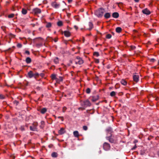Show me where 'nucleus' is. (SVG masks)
Returning a JSON list of instances; mask_svg holds the SVG:
<instances>
[{"instance_id": "nucleus-1", "label": "nucleus", "mask_w": 159, "mask_h": 159, "mask_svg": "<svg viewBox=\"0 0 159 159\" xmlns=\"http://www.w3.org/2000/svg\"><path fill=\"white\" fill-rule=\"evenodd\" d=\"M106 139L111 143H115L117 141V139L116 137L114 136L112 134H111V135L109 136H107L106 137Z\"/></svg>"}, {"instance_id": "nucleus-2", "label": "nucleus", "mask_w": 159, "mask_h": 159, "mask_svg": "<svg viewBox=\"0 0 159 159\" xmlns=\"http://www.w3.org/2000/svg\"><path fill=\"white\" fill-rule=\"evenodd\" d=\"M105 12V10L102 8H100L95 12V14L98 17H101Z\"/></svg>"}, {"instance_id": "nucleus-3", "label": "nucleus", "mask_w": 159, "mask_h": 159, "mask_svg": "<svg viewBox=\"0 0 159 159\" xmlns=\"http://www.w3.org/2000/svg\"><path fill=\"white\" fill-rule=\"evenodd\" d=\"M75 62L76 64L81 65L82 64L84 61L82 59L79 57H77L75 59Z\"/></svg>"}, {"instance_id": "nucleus-4", "label": "nucleus", "mask_w": 159, "mask_h": 159, "mask_svg": "<svg viewBox=\"0 0 159 159\" xmlns=\"http://www.w3.org/2000/svg\"><path fill=\"white\" fill-rule=\"evenodd\" d=\"M103 147L104 150L108 151L110 150L111 147L110 144L109 143L105 142L103 144Z\"/></svg>"}, {"instance_id": "nucleus-5", "label": "nucleus", "mask_w": 159, "mask_h": 159, "mask_svg": "<svg viewBox=\"0 0 159 159\" xmlns=\"http://www.w3.org/2000/svg\"><path fill=\"white\" fill-rule=\"evenodd\" d=\"M38 126V123L37 122H34L32 126H30V129L33 131H35L37 130V126Z\"/></svg>"}, {"instance_id": "nucleus-6", "label": "nucleus", "mask_w": 159, "mask_h": 159, "mask_svg": "<svg viewBox=\"0 0 159 159\" xmlns=\"http://www.w3.org/2000/svg\"><path fill=\"white\" fill-rule=\"evenodd\" d=\"M41 12V9L37 8H34L33 10V12L35 15L40 13Z\"/></svg>"}, {"instance_id": "nucleus-7", "label": "nucleus", "mask_w": 159, "mask_h": 159, "mask_svg": "<svg viewBox=\"0 0 159 159\" xmlns=\"http://www.w3.org/2000/svg\"><path fill=\"white\" fill-rule=\"evenodd\" d=\"M133 80L134 81L137 82L139 80V75H134L133 76Z\"/></svg>"}, {"instance_id": "nucleus-8", "label": "nucleus", "mask_w": 159, "mask_h": 159, "mask_svg": "<svg viewBox=\"0 0 159 159\" xmlns=\"http://www.w3.org/2000/svg\"><path fill=\"white\" fill-rule=\"evenodd\" d=\"M52 7L55 8H59L60 6V4L56 3V2H53L52 3Z\"/></svg>"}, {"instance_id": "nucleus-9", "label": "nucleus", "mask_w": 159, "mask_h": 159, "mask_svg": "<svg viewBox=\"0 0 159 159\" xmlns=\"http://www.w3.org/2000/svg\"><path fill=\"white\" fill-rule=\"evenodd\" d=\"M84 105L86 107L90 106L91 103L88 100H86L84 102Z\"/></svg>"}, {"instance_id": "nucleus-10", "label": "nucleus", "mask_w": 159, "mask_h": 159, "mask_svg": "<svg viewBox=\"0 0 159 159\" xmlns=\"http://www.w3.org/2000/svg\"><path fill=\"white\" fill-rule=\"evenodd\" d=\"M142 12L143 13L146 15H149L151 13L150 11L147 8H145L143 10Z\"/></svg>"}, {"instance_id": "nucleus-11", "label": "nucleus", "mask_w": 159, "mask_h": 159, "mask_svg": "<svg viewBox=\"0 0 159 159\" xmlns=\"http://www.w3.org/2000/svg\"><path fill=\"white\" fill-rule=\"evenodd\" d=\"M63 78L62 76H59L57 77V79L56 80V82L57 83H60V82H62L63 80Z\"/></svg>"}, {"instance_id": "nucleus-12", "label": "nucleus", "mask_w": 159, "mask_h": 159, "mask_svg": "<svg viewBox=\"0 0 159 159\" xmlns=\"http://www.w3.org/2000/svg\"><path fill=\"white\" fill-rule=\"evenodd\" d=\"M27 77L30 78L34 77V73L32 71H30L28 72L27 74Z\"/></svg>"}, {"instance_id": "nucleus-13", "label": "nucleus", "mask_w": 159, "mask_h": 159, "mask_svg": "<svg viewBox=\"0 0 159 159\" xmlns=\"http://www.w3.org/2000/svg\"><path fill=\"white\" fill-rule=\"evenodd\" d=\"M99 98V96L98 95H96L95 96H93L91 99L92 101L94 102L97 101Z\"/></svg>"}, {"instance_id": "nucleus-14", "label": "nucleus", "mask_w": 159, "mask_h": 159, "mask_svg": "<svg viewBox=\"0 0 159 159\" xmlns=\"http://www.w3.org/2000/svg\"><path fill=\"white\" fill-rule=\"evenodd\" d=\"M64 35L67 37H69L70 35V33L68 31H65L64 32Z\"/></svg>"}, {"instance_id": "nucleus-15", "label": "nucleus", "mask_w": 159, "mask_h": 159, "mask_svg": "<svg viewBox=\"0 0 159 159\" xmlns=\"http://www.w3.org/2000/svg\"><path fill=\"white\" fill-rule=\"evenodd\" d=\"M106 131L107 133H109L111 134L112 132V129L111 127H108Z\"/></svg>"}, {"instance_id": "nucleus-16", "label": "nucleus", "mask_w": 159, "mask_h": 159, "mask_svg": "<svg viewBox=\"0 0 159 159\" xmlns=\"http://www.w3.org/2000/svg\"><path fill=\"white\" fill-rule=\"evenodd\" d=\"M73 134L74 136L76 138H78L79 135V132L77 131H75L73 132Z\"/></svg>"}, {"instance_id": "nucleus-17", "label": "nucleus", "mask_w": 159, "mask_h": 159, "mask_svg": "<svg viewBox=\"0 0 159 159\" xmlns=\"http://www.w3.org/2000/svg\"><path fill=\"white\" fill-rule=\"evenodd\" d=\"M112 16L115 18H117L119 16V14L117 12H114L112 15Z\"/></svg>"}, {"instance_id": "nucleus-18", "label": "nucleus", "mask_w": 159, "mask_h": 159, "mask_svg": "<svg viewBox=\"0 0 159 159\" xmlns=\"http://www.w3.org/2000/svg\"><path fill=\"white\" fill-rule=\"evenodd\" d=\"M65 132L64 129L63 128H61L59 130L58 133L60 134H62Z\"/></svg>"}, {"instance_id": "nucleus-19", "label": "nucleus", "mask_w": 159, "mask_h": 159, "mask_svg": "<svg viewBox=\"0 0 159 159\" xmlns=\"http://www.w3.org/2000/svg\"><path fill=\"white\" fill-rule=\"evenodd\" d=\"M47 109L45 108H43L41 109L40 110V112L43 114L45 113L47 111Z\"/></svg>"}, {"instance_id": "nucleus-20", "label": "nucleus", "mask_w": 159, "mask_h": 159, "mask_svg": "<svg viewBox=\"0 0 159 159\" xmlns=\"http://www.w3.org/2000/svg\"><path fill=\"white\" fill-rule=\"evenodd\" d=\"M89 28L88 29L89 30H91L93 28V25L92 23L91 22H89Z\"/></svg>"}, {"instance_id": "nucleus-21", "label": "nucleus", "mask_w": 159, "mask_h": 159, "mask_svg": "<svg viewBox=\"0 0 159 159\" xmlns=\"http://www.w3.org/2000/svg\"><path fill=\"white\" fill-rule=\"evenodd\" d=\"M104 16L106 18H108L110 17L111 15L110 13H106L104 15Z\"/></svg>"}, {"instance_id": "nucleus-22", "label": "nucleus", "mask_w": 159, "mask_h": 159, "mask_svg": "<svg viewBox=\"0 0 159 159\" xmlns=\"http://www.w3.org/2000/svg\"><path fill=\"white\" fill-rule=\"evenodd\" d=\"M120 83L124 85H126L127 84L126 81L124 79H122L121 80Z\"/></svg>"}, {"instance_id": "nucleus-23", "label": "nucleus", "mask_w": 159, "mask_h": 159, "mask_svg": "<svg viewBox=\"0 0 159 159\" xmlns=\"http://www.w3.org/2000/svg\"><path fill=\"white\" fill-rule=\"evenodd\" d=\"M116 32L120 33L122 29L120 27H118L116 28Z\"/></svg>"}, {"instance_id": "nucleus-24", "label": "nucleus", "mask_w": 159, "mask_h": 159, "mask_svg": "<svg viewBox=\"0 0 159 159\" xmlns=\"http://www.w3.org/2000/svg\"><path fill=\"white\" fill-rule=\"evenodd\" d=\"M57 75L55 74H52L51 75V77L52 79L53 80H57V77L56 76Z\"/></svg>"}, {"instance_id": "nucleus-25", "label": "nucleus", "mask_w": 159, "mask_h": 159, "mask_svg": "<svg viewBox=\"0 0 159 159\" xmlns=\"http://www.w3.org/2000/svg\"><path fill=\"white\" fill-rule=\"evenodd\" d=\"M27 10L24 9V8H22L21 11V12L22 14L23 15H25L27 14Z\"/></svg>"}, {"instance_id": "nucleus-26", "label": "nucleus", "mask_w": 159, "mask_h": 159, "mask_svg": "<svg viewBox=\"0 0 159 159\" xmlns=\"http://www.w3.org/2000/svg\"><path fill=\"white\" fill-rule=\"evenodd\" d=\"M31 60L29 57H27L26 59V62L27 63H30L31 62Z\"/></svg>"}, {"instance_id": "nucleus-27", "label": "nucleus", "mask_w": 159, "mask_h": 159, "mask_svg": "<svg viewBox=\"0 0 159 159\" xmlns=\"http://www.w3.org/2000/svg\"><path fill=\"white\" fill-rule=\"evenodd\" d=\"M54 62L55 64H57L59 62V59L57 57H56L54 59Z\"/></svg>"}, {"instance_id": "nucleus-28", "label": "nucleus", "mask_w": 159, "mask_h": 159, "mask_svg": "<svg viewBox=\"0 0 159 159\" xmlns=\"http://www.w3.org/2000/svg\"><path fill=\"white\" fill-rule=\"evenodd\" d=\"M52 24L50 22H48L46 23V27L49 28L51 27Z\"/></svg>"}, {"instance_id": "nucleus-29", "label": "nucleus", "mask_w": 159, "mask_h": 159, "mask_svg": "<svg viewBox=\"0 0 159 159\" xmlns=\"http://www.w3.org/2000/svg\"><path fill=\"white\" fill-rule=\"evenodd\" d=\"M52 157H56L57 156V154L55 152H53L52 154Z\"/></svg>"}, {"instance_id": "nucleus-30", "label": "nucleus", "mask_w": 159, "mask_h": 159, "mask_svg": "<svg viewBox=\"0 0 159 159\" xmlns=\"http://www.w3.org/2000/svg\"><path fill=\"white\" fill-rule=\"evenodd\" d=\"M116 94V93L114 91L111 92L110 94V95L111 97L114 96Z\"/></svg>"}, {"instance_id": "nucleus-31", "label": "nucleus", "mask_w": 159, "mask_h": 159, "mask_svg": "<svg viewBox=\"0 0 159 159\" xmlns=\"http://www.w3.org/2000/svg\"><path fill=\"white\" fill-rule=\"evenodd\" d=\"M57 25L59 26H61L62 25V22L61 21H59L57 23Z\"/></svg>"}, {"instance_id": "nucleus-32", "label": "nucleus", "mask_w": 159, "mask_h": 159, "mask_svg": "<svg viewBox=\"0 0 159 159\" xmlns=\"http://www.w3.org/2000/svg\"><path fill=\"white\" fill-rule=\"evenodd\" d=\"M86 93L88 94H89L91 92L90 89L89 88H88L86 90Z\"/></svg>"}, {"instance_id": "nucleus-33", "label": "nucleus", "mask_w": 159, "mask_h": 159, "mask_svg": "<svg viewBox=\"0 0 159 159\" xmlns=\"http://www.w3.org/2000/svg\"><path fill=\"white\" fill-rule=\"evenodd\" d=\"M39 75V74L38 73H36L35 74H34V77L35 78H36V77H38Z\"/></svg>"}, {"instance_id": "nucleus-34", "label": "nucleus", "mask_w": 159, "mask_h": 159, "mask_svg": "<svg viewBox=\"0 0 159 159\" xmlns=\"http://www.w3.org/2000/svg\"><path fill=\"white\" fill-rule=\"evenodd\" d=\"M14 15L13 14H10L8 16V17L9 18H12L13 17Z\"/></svg>"}, {"instance_id": "nucleus-35", "label": "nucleus", "mask_w": 159, "mask_h": 159, "mask_svg": "<svg viewBox=\"0 0 159 159\" xmlns=\"http://www.w3.org/2000/svg\"><path fill=\"white\" fill-rule=\"evenodd\" d=\"M93 55L95 56H96L98 57L99 56V54L98 52H95L93 53Z\"/></svg>"}, {"instance_id": "nucleus-36", "label": "nucleus", "mask_w": 159, "mask_h": 159, "mask_svg": "<svg viewBox=\"0 0 159 159\" xmlns=\"http://www.w3.org/2000/svg\"><path fill=\"white\" fill-rule=\"evenodd\" d=\"M106 37L107 39H109L111 38V35L110 34H108L106 35Z\"/></svg>"}, {"instance_id": "nucleus-37", "label": "nucleus", "mask_w": 159, "mask_h": 159, "mask_svg": "<svg viewBox=\"0 0 159 159\" xmlns=\"http://www.w3.org/2000/svg\"><path fill=\"white\" fill-rule=\"evenodd\" d=\"M17 47L19 48H21L22 47V45L20 43H18L17 45Z\"/></svg>"}, {"instance_id": "nucleus-38", "label": "nucleus", "mask_w": 159, "mask_h": 159, "mask_svg": "<svg viewBox=\"0 0 159 159\" xmlns=\"http://www.w3.org/2000/svg\"><path fill=\"white\" fill-rule=\"evenodd\" d=\"M83 128L84 130H87L88 129V127L86 126H84Z\"/></svg>"}, {"instance_id": "nucleus-39", "label": "nucleus", "mask_w": 159, "mask_h": 159, "mask_svg": "<svg viewBox=\"0 0 159 159\" xmlns=\"http://www.w3.org/2000/svg\"><path fill=\"white\" fill-rule=\"evenodd\" d=\"M66 107H63V109H62V111L63 112H64L66 110Z\"/></svg>"}, {"instance_id": "nucleus-40", "label": "nucleus", "mask_w": 159, "mask_h": 159, "mask_svg": "<svg viewBox=\"0 0 159 159\" xmlns=\"http://www.w3.org/2000/svg\"><path fill=\"white\" fill-rule=\"evenodd\" d=\"M13 103L14 104H16V105H17L19 103L17 101H16V100L14 101L13 102Z\"/></svg>"}, {"instance_id": "nucleus-41", "label": "nucleus", "mask_w": 159, "mask_h": 159, "mask_svg": "<svg viewBox=\"0 0 159 159\" xmlns=\"http://www.w3.org/2000/svg\"><path fill=\"white\" fill-rule=\"evenodd\" d=\"M47 40H53V39L52 38L48 37L47 38Z\"/></svg>"}, {"instance_id": "nucleus-42", "label": "nucleus", "mask_w": 159, "mask_h": 159, "mask_svg": "<svg viewBox=\"0 0 159 159\" xmlns=\"http://www.w3.org/2000/svg\"><path fill=\"white\" fill-rule=\"evenodd\" d=\"M4 98V96L2 94L0 95V98L1 99H3Z\"/></svg>"}, {"instance_id": "nucleus-43", "label": "nucleus", "mask_w": 159, "mask_h": 159, "mask_svg": "<svg viewBox=\"0 0 159 159\" xmlns=\"http://www.w3.org/2000/svg\"><path fill=\"white\" fill-rule=\"evenodd\" d=\"M155 61V60L154 58H152L150 59V61L151 62H154Z\"/></svg>"}, {"instance_id": "nucleus-44", "label": "nucleus", "mask_w": 159, "mask_h": 159, "mask_svg": "<svg viewBox=\"0 0 159 159\" xmlns=\"http://www.w3.org/2000/svg\"><path fill=\"white\" fill-rule=\"evenodd\" d=\"M20 129L21 131H24L25 130L24 127L23 126H21L20 128Z\"/></svg>"}, {"instance_id": "nucleus-45", "label": "nucleus", "mask_w": 159, "mask_h": 159, "mask_svg": "<svg viewBox=\"0 0 159 159\" xmlns=\"http://www.w3.org/2000/svg\"><path fill=\"white\" fill-rule=\"evenodd\" d=\"M58 118L59 119H62V121H63L64 120V118L62 116H58Z\"/></svg>"}, {"instance_id": "nucleus-46", "label": "nucleus", "mask_w": 159, "mask_h": 159, "mask_svg": "<svg viewBox=\"0 0 159 159\" xmlns=\"http://www.w3.org/2000/svg\"><path fill=\"white\" fill-rule=\"evenodd\" d=\"M137 148V147L136 146V145H135L133 148H131V149L132 150H135L136 148Z\"/></svg>"}, {"instance_id": "nucleus-47", "label": "nucleus", "mask_w": 159, "mask_h": 159, "mask_svg": "<svg viewBox=\"0 0 159 159\" xmlns=\"http://www.w3.org/2000/svg\"><path fill=\"white\" fill-rule=\"evenodd\" d=\"M131 48L133 50V49H134L135 48V47L134 46H131Z\"/></svg>"}, {"instance_id": "nucleus-48", "label": "nucleus", "mask_w": 159, "mask_h": 159, "mask_svg": "<svg viewBox=\"0 0 159 159\" xmlns=\"http://www.w3.org/2000/svg\"><path fill=\"white\" fill-rule=\"evenodd\" d=\"M25 53L26 54H27L28 55H29L30 54V52L28 51H26L25 52Z\"/></svg>"}, {"instance_id": "nucleus-49", "label": "nucleus", "mask_w": 159, "mask_h": 159, "mask_svg": "<svg viewBox=\"0 0 159 159\" xmlns=\"http://www.w3.org/2000/svg\"><path fill=\"white\" fill-rule=\"evenodd\" d=\"M74 28L76 30H77L78 29V27L76 25H74Z\"/></svg>"}, {"instance_id": "nucleus-50", "label": "nucleus", "mask_w": 159, "mask_h": 159, "mask_svg": "<svg viewBox=\"0 0 159 159\" xmlns=\"http://www.w3.org/2000/svg\"><path fill=\"white\" fill-rule=\"evenodd\" d=\"M54 41L55 42H56L57 41V39H54Z\"/></svg>"}, {"instance_id": "nucleus-51", "label": "nucleus", "mask_w": 159, "mask_h": 159, "mask_svg": "<svg viewBox=\"0 0 159 159\" xmlns=\"http://www.w3.org/2000/svg\"><path fill=\"white\" fill-rule=\"evenodd\" d=\"M68 2L70 3L72 1V0H68Z\"/></svg>"}, {"instance_id": "nucleus-52", "label": "nucleus", "mask_w": 159, "mask_h": 159, "mask_svg": "<svg viewBox=\"0 0 159 159\" xmlns=\"http://www.w3.org/2000/svg\"><path fill=\"white\" fill-rule=\"evenodd\" d=\"M96 63H98L99 62V60H98V59L96 60Z\"/></svg>"}, {"instance_id": "nucleus-53", "label": "nucleus", "mask_w": 159, "mask_h": 159, "mask_svg": "<svg viewBox=\"0 0 159 159\" xmlns=\"http://www.w3.org/2000/svg\"><path fill=\"white\" fill-rule=\"evenodd\" d=\"M134 1L136 2H138L139 1V0H134Z\"/></svg>"}, {"instance_id": "nucleus-54", "label": "nucleus", "mask_w": 159, "mask_h": 159, "mask_svg": "<svg viewBox=\"0 0 159 159\" xmlns=\"http://www.w3.org/2000/svg\"><path fill=\"white\" fill-rule=\"evenodd\" d=\"M82 41H83V42L84 43V38H83V39H82Z\"/></svg>"}, {"instance_id": "nucleus-55", "label": "nucleus", "mask_w": 159, "mask_h": 159, "mask_svg": "<svg viewBox=\"0 0 159 159\" xmlns=\"http://www.w3.org/2000/svg\"><path fill=\"white\" fill-rule=\"evenodd\" d=\"M133 31L134 33H136L137 32V31L136 30H134Z\"/></svg>"}, {"instance_id": "nucleus-56", "label": "nucleus", "mask_w": 159, "mask_h": 159, "mask_svg": "<svg viewBox=\"0 0 159 159\" xmlns=\"http://www.w3.org/2000/svg\"><path fill=\"white\" fill-rule=\"evenodd\" d=\"M42 39L41 38H40V37H39V38H35V39L34 40H36V39Z\"/></svg>"}, {"instance_id": "nucleus-57", "label": "nucleus", "mask_w": 159, "mask_h": 159, "mask_svg": "<svg viewBox=\"0 0 159 159\" xmlns=\"http://www.w3.org/2000/svg\"><path fill=\"white\" fill-rule=\"evenodd\" d=\"M157 154L158 156H159V151L157 152Z\"/></svg>"}, {"instance_id": "nucleus-58", "label": "nucleus", "mask_w": 159, "mask_h": 159, "mask_svg": "<svg viewBox=\"0 0 159 159\" xmlns=\"http://www.w3.org/2000/svg\"><path fill=\"white\" fill-rule=\"evenodd\" d=\"M55 116V118H56V116Z\"/></svg>"}]
</instances>
